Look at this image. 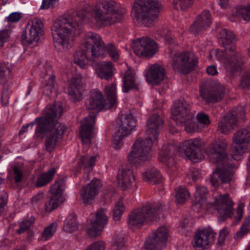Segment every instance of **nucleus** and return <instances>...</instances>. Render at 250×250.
Returning a JSON list of instances; mask_svg holds the SVG:
<instances>
[{
	"instance_id": "13",
	"label": "nucleus",
	"mask_w": 250,
	"mask_h": 250,
	"mask_svg": "<svg viewBox=\"0 0 250 250\" xmlns=\"http://www.w3.org/2000/svg\"><path fill=\"white\" fill-rule=\"evenodd\" d=\"M136 125V120L132 114L122 117L119 128L113 136L112 146L116 149H120L123 145V139L129 135Z\"/></svg>"
},
{
	"instance_id": "30",
	"label": "nucleus",
	"mask_w": 250,
	"mask_h": 250,
	"mask_svg": "<svg viewBox=\"0 0 250 250\" xmlns=\"http://www.w3.org/2000/svg\"><path fill=\"white\" fill-rule=\"evenodd\" d=\"M118 186L122 190L129 189L135 182V176L132 170L122 169L118 172L117 178Z\"/></svg>"
},
{
	"instance_id": "39",
	"label": "nucleus",
	"mask_w": 250,
	"mask_h": 250,
	"mask_svg": "<svg viewBox=\"0 0 250 250\" xmlns=\"http://www.w3.org/2000/svg\"><path fill=\"white\" fill-rule=\"evenodd\" d=\"M78 228L76 216L74 215L68 216L65 221L63 229L68 233L72 232Z\"/></svg>"
},
{
	"instance_id": "37",
	"label": "nucleus",
	"mask_w": 250,
	"mask_h": 250,
	"mask_svg": "<svg viewBox=\"0 0 250 250\" xmlns=\"http://www.w3.org/2000/svg\"><path fill=\"white\" fill-rule=\"evenodd\" d=\"M175 192V201L178 204H184L189 198L190 193L184 187L176 188Z\"/></svg>"
},
{
	"instance_id": "38",
	"label": "nucleus",
	"mask_w": 250,
	"mask_h": 250,
	"mask_svg": "<svg viewBox=\"0 0 250 250\" xmlns=\"http://www.w3.org/2000/svg\"><path fill=\"white\" fill-rule=\"evenodd\" d=\"M55 172V169L51 168L47 172L41 174L37 180L36 186L41 187L49 183L53 179Z\"/></svg>"
},
{
	"instance_id": "58",
	"label": "nucleus",
	"mask_w": 250,
	"mask_h": 250,
	"mask_svg": "<svg viewBox=\"0 0 250 250\" xmlns=\"http://www.w3.org/2000/svg\"><path fill=\"white\" fill-rule=\"evenodd\" d=\"M7 203V196L4 193H0V215L2 211V208Z\"/></svg>"
},
{
	"instance_id": "16",
	"label": "nucleus",
	"mask_w": 250,
	"mask_h": 250,
	"mask_svg": "<svg viewBox=\"0 0 250 250\" xmlns=\"http://www.w3.org/2000/svg\"><path fill=\"white\" fill-rule=\"evenodd\" d=\"M250 140V132L246 129H240L234 134L231 154L233 159L239 160L241 159L247 150Z\"/></svg>"
},
{
	"instance_id": "12",
	"label": "nucleus",
	"mask_w": 250,
	"mask_h": 250,
	"mask_svg": "<svg viewBox=\"0 0 250 250\" xmlns=\"http://www.w3.org/2000/svg\"><path fill=\"white\" fill-rule=\"evenodd\" d=\"M82 46L89 51L95 58H104L106 56V46L101 37L91 32L85 34L82 41Z\"/></svg>"
},
{
	"instance_id": "29",
	"label": "nucleus",
	"mask_w": 250,
	"mask_h": 250,
	"mask_svg": "<svg viewBox=\"0 0 250 250\" xmlns=\"http://www.w3.org/2000/svg\"><path fill=\"white\" fill-rule=\"evenodd\" d=\"M81 84L82 76L79 74L72 77L68 82L67 87L65 89V91L71 97L74 101H79L81 98V94L79 90Z\"/></svg>"
},
{
	"instance_id": "31",
	"label": "nucleus",
	"mask_w": 250,
	"mask_h": 250,
	"mask_svg": "<svg viewBox=\"0 0 250 250\" xmlns=\"http://www.w3.org/2000/svg\"><path fill=\"white\" fill-rule=\"evenodd\" d=\"M217 37L220 43L223 44L225 48L231 51L236 50L234 44L237 40L236 38L231 31L226 29H221L218 32Z\"/></svg>"
},
{
	"instance_id": "21",
	"label": "nucleus",
	"mask_w": 250,
	"mask_h": 250,
	"mask_svg": "<svg viewBox=\"0 0 250 250\" xmlns=\"http://www.w3.org/2000/svg\"><path fill=\"white\" fill-rule=\"evenodd\" d=\"M215 234L209 228L197 230L194 237L193 246L197 250L207 249L214 241Z\"/></svg>"
},
{
	"instance_id": "45",
	"label": "nucleus",
	"mask_w": 250,
	"mask_h": 250,
	"mask_svg": "<svg viewBox=\"0 0 250 250\" xmlns=\"http://www.w3.org/2000/svg\"><path fill=\"white\" fill-rule=\"evenodd\" d=\"M35 222V218L31 217L28 219L23 220L20 224L19 233H21L27 230Z\"/></svg>"
},
{
	"instance_id": "41",
	"label": "nucleus",
	"mask_w": 250,
	"mask_h": 250,
	"mask_svg": "<svg viewBox=\"0 0 250 250\" xmlns=\"http://www.w3.org/2000/svg\"><path fill=\"white\" fill-rule=\"evenodd\" d=\"M10 73L11 70L8 64H0V83L7 82L10 77Z\"/></svg>"
},
{
	"instance_id": "48",
	"label": "nucleus",
	"mask_w": 250,
	"mask_h": 250,
	"mask_svg": "<svg viewBox=\"0 0 250 250\" xmlns=\"http://www.w3.org/2000/svg\"><path fill=\"white\" fill-rule=\"evenodd\" d=\"M250 220L249 218L246 219L244 221V223L241 227L240 230L237 232L234 236L235 239L240 238L242 236L245 235L250 230Z\"/></svg>"
},
{
	"instance_id": "8",
	"label": "nucleus",
	"mask_w": 250,
	"mask_h": 250,
	"mask_svg": "<svg viewBox=\"0 0 250 250\" xmlns=\"http://www.w3.org/2000/svg\"><path fill=\"white\" fill-rule=\"evenodd\" d=\"M106 99L104 100L102 93L98 90H92L86 102V108L89 110L106 109L113 106L117 102V87L115 83L107 85L104 89Z\"/></svg>"
},
{
	"instance_id": "55",
	"label": "nucleus",
	"mask_w": 250,
	"mask_h": 250,
	"mask_svg": "<svg viewBox=\"0 0 250 250\" xmlns=\"http://www.w3.org/2000/svg\"><path fill=\"white\" fill-rule=\"evenodd\" d=\"M13 171L15 182L18 183L23 177L22 170L19 167H14Z\"/></svg>"
},
{
	"instance_id": "17",
	"label": "nucleus",
	"mask_w": 250,
	"mask_h": 250,
	"mask_svg": "<svg viewBox=\"0 0 250 250\" xmlns=\"http://www.w3.org/2000/svg\"><path fill=\"white\" fill-rule=\"evenodd\" d=\"M135 54L142 58H151L158 51V45L153 40L143 37L135 40L132 45Z\"/></svg>"
},
{
	"instance_id": "36",
	"label": "nucleus",
	"mask_w": 250,
	"mask_h": 250,
	"mask_svg": "<svg viewBox=\"0 0 250 250\" xmlns=\"http://www.w3.org/2000/svg\"><path fill=\"white\" fill-rule=\"evenodd\" d=\"M143 179L145 181L157 184L162 180V176L159 172L155 168L146 170L143 174Z\"/></svg>"
},
{
	"instance_id": "27",
	"label": "nucleus",
	"mask_w": 250,
	"mask_h": 250,
	"mask_svg": "<svg viewBox=\"0 0 250 250\" xmlns=\"http://www.w3.org/2000/svg\"><path fill=\"white\" fill-rule=\"evenodd\" d=\"M147 82L157 84L163 81L165 77V69L158 64L151 65L148 70L144 72Z\"/></svg>"
},
{
	"instance_id": "23",
	"label": "nucleus",
	"mask_w": 250,
	"mask_h": 250,
	"mask_svg": "<svg viewBox=\"0 0 250 250\" xmlns=\"http://www.w3.org/2000/svg\"><path fill=\"white\" fill-rule=\"evenodd\" d=\"M96 112H93L88 118H85L82 122L80 136L83 143L85 145L90 143L93 136Z\"/></svg>"
},
{
	"instance_id": "57",
	"label": "nucleus",
	"mask_w": 250,
	"mask_h": 250,
	"mask_svg": "<svg viewBox=\"0 0 250 250\" xmlns=\"http://www.w3.org/2000/svg\"><path fill=\"white\" fill-rule=\"evenodd\" d=\"M21 18V13L19 12H13L11 13L7 17V20L12 22L18 21Z\"/></svg>"
},
{
	"instance_id": "61",
	"label": "nucleus",
	"mask_w": 250,
	"mask_h": 250,
	"mask_svg": "<svg viewBox=\"0 0 250 250\" xmlns=\"http://www.w3.org/2000/svg\"><path fill=\"white\" fill-rule=\"evenodd\" d=\"M244 208V205L241 204L239 205L237 210V217L238 218V220H240L243 215V210Z\"/></svg>"
},
{
	"instance_id": "28",
	"label": "nucleus",
	"mask_w": 250,
	"mask_h": 250,
	"mask_svg": "<svg viewBox=\"0 0 250 250\" xmlns=\"http://www.w3.org/2000/svg\"><path fill=\"white\" fill-rule=\"evenodd\" d=\"M94 69L99 78L108 80L113 76L115 68L111 62L102 61L95 64Z\"/></svg>"
},
{
	"instance_id": "5",
	"label": "nucleus",
	"mask_w": 250,
	"mask_h": 250,
	"mask_svg": "<svg viewBox=\"0 0 250 250\" xmlns=\"http://www.w3.org/2000/svg\"><path fill=\"white\" fill-rule=\"evenodd\" d=\"M203 145V141L198 138L185 140L177 147L164 146L160 153L159 160L170 167L174 164V155H184L193 162L197 163L203 158L198 151Z\"/></svg>"
},
{
	"instance_id": "35",
	"label": "nucleus",
	"mask_w": 250,
	"mask_h": 250,
	"mask_svg": "<svg viewBox=\"0 0 250 250\" xmlns=\"http://www.w3.org/2000/svg\"><path fill=\"white\" fill-rule=\"evenodd\" d=\"M98 158V155L95 154L92 156H83L78 163L80 167H83L84 172L89 173L92 169L93 166L95 164Z\"/></svg>"
},
{
	"instance_id": "44",
	"label": "nucleus",
	"mask_w": 250,
	"mask_h": 250,
	"mask_svg": "<svg viewBox=\"0 0 250 250\" xmlns=\"http://www.w3.org/2000/svg\"><path fill=\"white\" fill-rule=\"evenodd\" d=\"M124 211V206L121 201L118 202L113 210V218L115 221L119 220Z\"/></svg>"
},
{
	"instance_id": "4",
	"label": "nucleus",
	"mask_w": 250,
	"mask_h": 250,
	"mask_svg": "<svg viewBox=\"0 0 250 250\" xmlns=\"http://www.w3.org/2000/svg\"><path fill=\"white\" fill-rule=\"evenodd\" d=\"M163 121L157 115H153L146 122V140L137 139L128 154V162L134 165H139L147 160L151 155V147L152 142L157 140L160 130L162 128Z\"/></svg>"
},
{
	"instance_id": "6",
	"label": "nucleus",
	"mask_w": 250,
	"mask_h": 250,
	"mask_svg": "<svg viewBox=\"0 0 250 250\" xmlns=\"http://www.w3.org/2000/svg\"><path fill=\"white\" fill-rule=\"evenodd\" d=\"M208 191L207 188L203 186H198L194 194L192 202V208L194 210L200 211L201 210L207 209L211 212V208L215 209L220 215L222 220L230 217L232 212L231 200L228 194H219L215 197L212 204L208 205L207 203Z\"/></svg>"
},
{
	"instance_id": "3",
	"label": "nucleus",
	"mask_w": 250,
	"mask_h": 250,
	"mask_svg": "<svg viewBox=\"0 0 250 250\" xmlns=\"http://www.w3.org/2000/svg\"><path fill=\"white\" fill-rule=\"evenodd\" d=\"M227 146L226 140L220 139L213 141L207 150V154L210 161L219 164L216 171L210 178V183L213 187L219 185V179L222 183H229L232 180L233 167L227 158Z\"/></svg>"
},
{
	"instance_id": "14",
	"label": "nucleus",
	"mask_w": 250,
	"mask_h": 250,
	"mask_svg": "<svg viewBox=\"0 0 250 250\" xmlns=\"http://www.w3.org/2000/svg\"><path fill=\"white\" fill-rule=\"evenodd\" d=\"M172 57L171 65L175 71H189L196 64L195 60L188 52H179L169 48Z\"/></svg>"
},
{
	"instance_id": "2",
	"label": "nucleus",
	"mask_w": 250,
	"mask_h": 250,
	"mask_svg": "<svg viewBox=\"0 0 250 250\" xmlns=\"http://www.w3.org/2000/svg\"><path fill=\"white\" fill-rule=\"evenodd\" d=\"M62 112V104L55 103L47 105L43 110V116L36 120L38 125L35 136L40 138L47 136L45 146L48 151L53 150L63 135L65 127L58 122Z\"/></svg>"
},
{
	"instance_id": "24",
	"label": "nucleus",
	"mask_w": 250,
	"mask_h": 250,
	"mask_svg": "<svg viewBox=\"0 0 250 250\" xmlns=\"http://www.w3.org/2000/svg\"><path fill=\"white\" fill-rule=\"evenodd\" d=\"M226 91L225 87L219 83L213 87L210 91L201 89L200 96L207 103H214L222 100Z\"/></svg>"
},
{
	"instance_id": "7",
	"label": "nucleus",
	"mask_w": 250,
	"mask_h": 250,
	"mask_svg": "<svg viewBox=\"0 0 250 250\" xmlns=\"http://www.w3.org/2000/svg\"><path fill=\"white\" fill-rule=\"evenodd\" d=\"M161 4L153 0H137L133 4L132 14L136 21L146 27L152 26L158 18Z\"/></svg>"
},
{
	"instance_id": "18",
	"label": "nucleus",
	"mask_w": 250,
	"mask_h": 250,
	"mask_svg": "<svg viewBox=\"0 0 250 250\" xmlns=\"http://www.w3.org/2000/svg\"><path fill=\"white\" fill-rule=\"evenodd\" d=\"M245 108L239 106L228 113L219 123V130L223 134H228L236 126L239 120L244 119Z\"/></svg>"
},
{
	"instance_id": "22",
	"label": "nucleus",
	"mask_w": 250,
	"mask_h": 250,
	"mask_svg": "<svg viewBox=\"0 0 250 250\" xmlns=\"http://www.w3.org/2000/svg\"><path fill=\"white\" fill-rule=\"evenodd\" d=\"M64 189L62 180L56 181L51 187L50 192L52 195L49 201L46 203L45 207L47 211H51L56 208L64 200L63 191Z\"/></svg>"
},
{
	"instance_id": "59",
	"label": "nucleus",
	"mask_w": 250,
	"mask_h": 250,
	"mask_svg": "<svg viewBox=\"0 0 250 250\" xmlns=\"http://www.w3.org/2000/svg\"><path fill=\"white\" fill-rule=\"evenodd\" d=\"M207 72L210 75H215L218 73L217 68L214 65H211L207 68Z\"/></svg>"
},
{
	"instance_id": "26",
	"label": "nucleus",
	"mask_w": 250,
	"mask_h": 250,
	"mask_svg": "<svg viewBox=\"0 0 250 250\" xmlns=\"http://www.w3.org/2000/svg\"><path fill=\"white\" fill-rule=\"evenodd\" d=\"M101 187V181L97 179H93L81 191L82 200L84 204H89L93 201Z\"/></svg>"
},
{
	"instance_id": "62",
	"label": "nucleus",
	"mask_w": 250,
	"mask_h": 250,
	"mask_svg": "<svg viewBox=\"0 0 250 250\" xmlns=\"http://www.w3.org/2000/svg\"><path fill=\"white\" fill-rule=\"evenodd\" d=\"M42 194H38L33 197L32 202L33 204L37 203L39 201H41L42 199Z\"/></svg>"
},
{
	"instance_id": "25",
	"label": "nucleus",
	"mask_w": 250,
	"mask_h": 250,
	"mask_svg": "<svg viewBox=\"0 0 250 250\" xmlns=\"http://www.w3.org/2000/svg\"><path fill=\"white\" fill-rule=\"evenodd\" d=\"M211 15L208 10L204 11L197 18L196 21L189 27V31L196 35L208 28L211 23Z\"/></svg>"
},
{
	"instance_id": "15",
	"label": "nucleus",
	"mask_w": 250,
	"mask_h": 250,
	"mask_svg": "<svg viewBox=\"0 0 250 250\" xmlns=\"http://www.w3.org/2000/svg\"><path fill=\"white\" fill-rule=\"evenodd\" d=\"M43 34V24L42 21L39 19L35 18L29 21L26 32L21 36V40L24 43L36 46Z\"/></svg>"
},
{
	"instance_id": "34",
	"label": "nucleus",
	"mask_w": 250,
	"mask_h": 250,
	"mask_svg": "<svg viewBox=\"0 0 250 250\" xmlns=\"http://www.w3.org/2000/svg\"><path fill=\"white\" fill-rule=\"evenodd\" d=\"M86 50L85 48L82 46V42L74 55V62L82 68H86L88 65V60Z\"/></svg>"
},
{
	"instance_id": "46",
	"label": "nucleus",
	"mask_w": 250,
	"mask_h": 250,
	"mask_svg": "<svg viewBox=\"0 0 250 250\" xmlns=\"http://www.w3.org/2000/svg\"><path fill=\"white\" fill-rule=\"evenodd\" d=\"M238 12L243 20L247 21H250V3L241 7Z\"/></svg>"
},
{
	"instance_id": "52",
	"label": "nucleus",
	"mask_w": 250,
	"mask_h": 250,
	"mask_svg": "<svg viewBox=\"0 0 250 250\" xmlns=\"http://www.w3.org/2000/svg\"><path fill=\"white\" fill-rule=\"evenodd\" d=\"M10 92L8 89L4 88L1 95V103L3 105H6L9 102Z\"/></svg>"
},
{
	"instance_id": "19",
	"label": "nucleus",
	"mask_w": 250,
	"mask_h": 250,
	"mask_svg": "<svg viewBox=\"0 0 250 250\" xmlns=\"http://www.w3.org/2000/svg\"><path fill=\"white\" fill-rule=\"evenodd\" d=\"M87 226V233L91 237L99 235L107 221V217L103 209L98 210L95 214L89 217Z\"/></svg>"
},
{
	"instance_id": "51",
	"label": "nucleus",
	"mask_w": 250,
	"mask_h": 250,
	"mask_svg": "<svg viewBox=\"0 0 250 250\" xmlns=\"http://www.w3.org/2000/svg\"><path fill=\"white\" fill-rule=\"evenodd\" d=\"M105 244L103 241H97L90 245L85 250H105Z\"/></svg>"
},
{
	"instance_id": "42",
	"label": "nucleus",
	"mask_w": 250,
	"mask_h": 250,
	"mask_svg": "<svg viewBox=\"0 0 250 250\" xmlns=\"http://www.w3.org/2000/svg\"><path fill=\"white\" fill-rule=\"evenodd\" d=\"M192 4V0H174L173 1V7L178 10H186L189 8Z\"/></svg>"
},
{
	"instance_id": "64",
	"label": "nucleus",
	"mask_w": 250,
	"mask_h": 250,
	"mask_svg": "<svg viewBox=\"0 0 250 250\" xmlns=\"http://www.w3.org/2000/svg\"><path fill=\"white\" fill-rule=\"evenodd\" d=\"M166 42L169 44H172L175 41L171 36H167L165 39Z\"/></svg>"
},
{
	"instance_id": "47",
	"label": "nucleus",
	"mask_w": 250,
	"mask_h": 250,
	"mask_svg": "<svg viewBox=\"0 0 250 250\" xmlns=\"http://www.w3.org/2000/svg\"><path fill=\"white\" fill-rule=\"evenodd\" d=\"M125 245L124 235L120 234L114 236L113 239V247L115 249L120 250Z\"/></svg>"
},
{
	"instance_id": "49",
	"label": "nucleus",
	"mask_w": 250,
	"mask_h": 250,
	"mask_svg": "<svg viewBox=\"0 0 250 250\" xmlns=\"http://www.w3.org/2000/svg\"><path fill=\"white\" fill-rule=\"evenodd\" d=\"M250 86V72H247L242 77L240 87L242 88H246Z\"/></svg>"
},
{
	"instance_id": "53",
	"label": "nucleus",
	"mask_w": 250,
	"mask_h": 250,
	"mask_svg": "<svg viewBox=\"0 0 250 250\" xmlns=\"http://www.w3.org/2000/svg\"><path fill=\"white\" fill-rule=\"evenodd\" d=\"M10 32L5 30L0 31V48L3 45V44L7 42L10 37Z\"/></svg>"
},
{
	"instance_id": "54",
	"label": "nucleus",
	"mask_w": 250,
	"mask_h": 250,
	"mask_svg": "<svg viewBox=\"0 0 250 250\" xmlns=\"http://www.w3.org/2000/svg\"><path fill=\"white\" fill-rule=\"evenodd\" d=\"M59 0H42V4L41 6L42 9H48L54 7L58 3Z\"/></svg>"
},
{
	"instance_id": "50",
	"label": "nucleus",
	"mask_w": 250,
	"mask_h": 250,
	"mask_svg": "<svg viewBox=\"0 0 250 250\" xmlns=\"http://www.w3.org/2000/svg\"><path fill=\"white\" fill-rule=\"evenodd\" d=\"M197 119L199 124H201L204 125L203 127L205 125H208L210 124V121L208 116L202 112L199 113L197 115Z\"/></svg>"
},
{
	"instance_id": "1",
	"label": "nucleus",
	"mask_w": 250,
	"mask_h": 250,
	"mask_svg": "<svg viewBox=\"0 0 250 250\" xmlns=\"http://www.w3.org/2000/svg\"><path fill=\"white\" fill-rule=\"evenodd\" d=\"M87 12L80 11L73 15H65L54 22L51 32L54 46L59 52L69 50L74 44L80 24L83 21L97 26H105L119 21L123 16L120 5L113 0L96 2L92 8L91 17L86 20Z\"/></svg>"
},
{
	"instance_id": "10",
	"label": "nucleus",
	"mask_w": 250,
	"mask_h": 250,
	"mask_svg": "<svg viewBox=\"0 0 250 250\" xmlns=\"http://www.w3.org/2000/svg\"><path fill=\"white\" fill-rule=\"evenodd\" d=\"M190 106L186 101H176L171 108L172 119L177 124H185L188 133H192L201 129L193 122V115L189 112Z\"/></svg>"
},
{
	"instance_id": "33",
	"label": "nucleus",
	"mask_w": 250,
	"mask_h": 250,
	"mask_svg": "<svg viewBox=\"0 0 250 250\" xmlns=\"http://www.w3.org/2000/svg\"><path fill=\"white\" fill-rule=\"evenodd\" d=\"M41 70V77L42 79V82L45 84V89L51 92L54 85V75L52 69L49 65L45 66L42 64L40 67Z\"/></svg>"
},
{
	"instance_id": "20",
	"label": "nucleus",
	"mask_w": 250,
	"mask_h": 250,
	"mask_svg": "<svg viewBox=\"0 0 250 250\" xmlns=\"http://www.w3.org/2000/svg\"><path fill=\"white\" fill-rule=\"evenodd\" d=\"M168 230L164 227H160L156 231L148 237L141 250H153L164 247L167 240Z\"/></svg>"
},
{
	"instance_id": "40",
	"label": "nucleus",
	"mask_w": 250,
	"mask_h": 250,
	"mask_svg": "<svg viewBox=\"0 0 250 250\" xmlns=\"http://www.w3.org/2000/svg\"><path fill=\"white\" fill-rule=\"evenodd\" d=\"M57 227V223L54 222L45 228L42 234V239L46 241L50 239L56 232Z\"/></svg>"
},
{
	"instance_id": "56",
	"label": "nucleus",
	"mask_w": 250,
	"mask_h": 250,
	"mask_svg": "<svg viewBox=\"0 0 250 250\" xmlns=\"http://www.w3.org/2000/svg\"><path fill=\"white\" fill-rule=\"evenodd\" d=\"M229 232L226 228H224L220 230L218 238V243L219 244H222L226 237L228 236Z\"/></svg>"
},
{
	"instance_id": "60",
	"label": "nucleus",
	"mask_w": 250,
	"mask_h": 250,
	"mask_svg": "<svg viewBox=\"0 0 250 250\" xmlns=\"http://www.w3.org/2000/svg\"><path fill=\"white\" fill-rule=\"evenodd\" d=\"M34 124V123H31L29 124H27V125H23L20 131V132H19L20 135H21L22 133H23L25 132H27L29 127H30V128L32 129Z\"/></svg>"
},
{
	"instance_id": "11",
	"label": "nucleus",
	"mask_w": 250,
	"mask_h": 250,
	"mask_svg": "<svg viewBox=\"0 0 250 250\" xmlns=\"http://www.w3.org/2000/svg\"><path fill=\"white\" fill-rule=\"evenodd\" d=\"M161 207L158 204L146 203L142 208L133 210L128 218V227L132 229L139 228L146 222L152 220Z\"/></svg>"
},
{
	"instance_id": "43",
	"label": "nucleus",
	"mask_w": 250,
	"mask_h": 250,
	"mask_svg": "<svg viewBox=\"0 0 250 250\" xmlns=\"http://www.w3.org/2000/svg\"><path fill=\"white\" fill-rule=\"evenodd\" d=\"M105 51L107 52L109 56L113 61H117L119 58L120 51L112 44L108 43L106 46Z\"/></svg>"
},
{
	"instance_id": "9",
	"label": "nucleus",
	"mask_w": 250,
	"mask_h": 250,
	"mask_svg": "<svg viewBox=\"0 0 250 250\" xmlns=\"http://www.w3.org/2000/svg\"><path fill=\"white\" fill-rule=\"evenodd\" d=\"M209 58L212 61L216 59L220 62L230 77H232L234 73L239 70L242 63V56L235 49L231 51L225 48V52L220 49L211 50Z\"/></svg>"
},
{
	"instance_id": "32",
	"label": "nucleus",
	"mask_w": 250,
	"mask_h": 250,
	"mask_svg": "<svg viewBox=\"0 0 250 250\" xmlns=\"http://www.w3.org/2000/svg\"><path fill=\"white\" fill-rule=\"evenodd\" d=\"M135 72L131 68L127 67V69L121 73L123 78V91L127 92L133 89H138L139 83L136 81Z\"/></svg>"
},
{
	"instance_id": "63",
	"label": "nucleus",
	"mask_w": 250,
	"mask_h": 250,
	"mask_svg": "<svg viewBox=\"0 0 250 250\" xmlns=\"http://www.w3.org/2000/svg\"><path fill=\"white\" fill-rule=\"evenodd\" d=\"M229 0H219L218 3L222 8H226L228 5Z\"/></svg>"
}]
</instances>
